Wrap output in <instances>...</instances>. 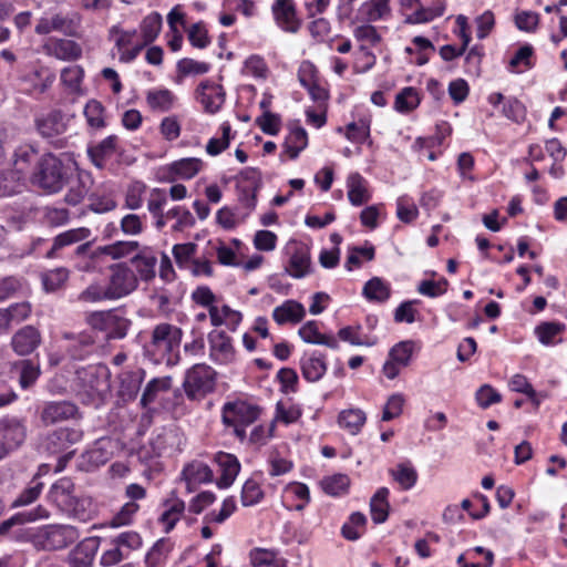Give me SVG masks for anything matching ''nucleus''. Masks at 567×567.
I'll return each instance as SVG.
<instances>
[{
	"instance_id": "1",
	"label": "nucleus",
	"mask_w": 567,
	"mask_h": 567,
	"mask_svg": "<svg viewBox=\"0 0 567 567\" xmlns=\"http://www.w3.org/2000/svg\"><path fill=\"white\" fill-rule=\"evenodd\" d=\"M71 173V166L65 165L55 155L48 153L37 161L34 172L31 175V183L47 193L54 194L65 186Z\"/></svg>"
},
{
	"instance_id": "2",
	"label": "nucleus",
	"mask_w": 567,
	"mask_h": 567,
	"mask_svg": "<svg viewBox=\"0 0 567 567\" xmlns=\"http://www.w3.org/2000/svg\"><path fill=\"white\" fill-rule=\"evenodd\" d=\"M74 491L75 486L72 480L62 477L51 486L48 497L61 512L85 520L91 502L87 498L78 497Z\"/></svg>"
},
{
	"instance_id": "3",
	"label": "nucleus",
	"mask_w": 567,
	"mask_h": 567,
	"mask_svg": "<svg viewBox=\"0 0 567 567\" xmlns=\"http://www.w3.org/2000/svg\"><path fill=\"white\" fill-rule=\"evenodd\" d=\"M259 414L258 405L238 400L224 404L221 419L226 426L234 429V434L243 442L246 439V427L252 424Z\"/></svg>"
},
{
	"instance_id": "4",
	"label": "nucleus",
	"mask_w": 567,
	"mask_h": 567,
	"mask_svg": "<svg viewBox=\"0 0 567 567\" xmlns=\"http://www.w3.org/2000/svg\"><path fill=\"white\" fill-rule=\"evenodd\" d=\"M80 537L76 527L71 525H47L32 535V544L42 550L63 549Z\"/></svg>"
},
{
	"instance_id": "5",
	"label": "nucleus",
	"mask_w": 567,
	"mask_h": 567,
	"mask_svg": "<svg viewBox=\"0 0 567 567\" xmlns=\"http://www.w3.org/2000/svg\"><path fill=\"white\" fill-rule=\"evenodd\" d=\"M216 372L206 364H195L185 375L183 388L189 400H200L215 389Z\"/></svg>"
},
{
	"instance_id": "6",
	"label": "nucleus",
	"mask_w": 567,
	"mask_h": 567,
	"mask_svg": "<svg viewBox=\"0 0 567 567\" xmlns=\"http://www.w3.org/2000/svg\"><path fill=\"white\" fill-rule=\"evenodd\" d=\"M110 270L111 275L106 286L110 300L123 298L137 288V277L126 264L112 265Z\"/></svg>"
},
{
	"instance_id": "7",
	"label": "nucleus",
	"mask_w": 567,
	"mask_h": 567,
	"mask_svg": "<svg viewBox=\"0 0 567 567\" xmlns=\"http://www.w3.org/2000/svg\"><path fill=\"white\" fill-rule=\"evenodd\" d=\"M81 16L75 11L58 12L51 18H41L35 25L38 34H49L58 31L68 37H75L81 25Z\"/></svg>"
},
{
	"instance_id": "8",
	"label": "nucleus",
	"mask_w": 567,
	"mask_h": 567,
	"mask_svg": "<svg viewBox=\"0 0 567 567\" xmlns=\"http://www.w3.org/2000/svg\"><path fill=\"white\" fill-rule=\"evenodd\" d=\"M183 331L181 328L171 323H159L155 326L152 331L151 347L154 351L171 355L178 349L182 342ZM166 362L168 364L175 363L172 357H168Z\"/></svg>"
},
{
	"instance_id": "9",
	"label": "nucleus",
	"mask_w": 567,
	"mask_h": 567,
	"mask_svg": "<svg viewBox=\"0 0 567 567\" xmlns=\"http://www.w3.org/2000/svg\"><path fill=\"white\" fill-rule=\"evenodd\" d=\"M63 117L61 111H52L47 116L37 120L38 132L55 148L66 146V138L62 136L66 130Z\"/></svg>"
},
{
	"instance_id": "10",
	"label": "nucleus",
	"mask_w": 567,
	"mask_h": 567,
	"mask_svg": "<svg viewBox=\"0 0 567 567\" xmlns=\"http://www.w3.org/2000/svg\"><path fill=\"white\" fill-rule=\"evenodd\" d=\"M83 432L78 427H61L53 431L47 437V450L50 453H64L66 457H72L74 450H70L73 445L82 440Z\"/></svg>"
},
{
	"instance_id": "11",
	"label": "nucleus",
	"mask_w": 567,
	"mask_h": 567,
	"mask_svg": "<svg viewBox=\"0 0 567 567\" xmlns=\"http://www.w3.org/2000/svg\"><path fill=\"white\" fill-rule=\"evenodd\" d=\"M62 338L69 341L66 352L73 360H84L95 350L96 338L93 331L63 332Z\"/></svg>"
},
{
	"instance_id": "12",
	"label": "nucleus",
	"mask_w": 567,
	"mask_h": 567,
	"mask_svg": "<svg viewBox=\"0 0 567 567\" xmlns=\"http://www.w3.org/2000/svg\"><path fill=\"white\" fill-rule=\"evenodd\" d=\"M25 440L24 425L14 417H3L0 420V444L7 453L18 449Z\"/></svg>"
},
{
	"instance_id": "13",
	"label": "nucleus",
	"mask_w": 567,
	"mask_h": 567,
	"mask_svg": "<svg viewBox=\"0 0 567 567\" xmlns=\"http://www.w3.org/2000/svg\"><path fill=\"white\" fill-rule=\"evenodd\" d=\"M25 440L24 425L14 417H3L0 420V444L7 453L18 449Z\"/></svg>"
},
{
	"instance_id": "14",
	"label": "nucleus",
	"mask_w": 567,
	"mask_h": 567,
	"mask_svg": "<svg viewBox=\"0 0 567 567\" xmlns=\"http://www.w3.org/2000/svg\"><path fill=\"white\" fill-rule=\"evenodd\" d=\"M210 354L215 361L227 364L235 360V349L231 338L221 330H214L208 334Z\"/></svg>"
},
{
	"instance_id": "15",
	"label": "nucleus",
	"mask_w": 567,
	"mask_h": 567,
	"mask_svg": "<svg viewBox=\"0 0 567 567\" xmlns=\"http://www.w3.org/2000/svg\"><path fill=\"white\" fill-rule=\"evenodd\" d=\"M196 94L205 111L210 114L217 113L225 102L223 86L208 81H204L198 85Z\"/></svg>"
},
{
	"instance_id": "16",
	"label": "nucleus",
	"mask_w": 567,
	"mask_h": 567,
	"mask_svg": "<svg viewBox=\"0 0 567 567\" xmlns=\"http://www.w3.org/2000/svg\"><path fill=\"white\" fill-rule=\"evenodd\" d=\"M65 186H69V190L64 197L65 203L71 206H76L85 198L91 189L92 178L90 174L76 173L75 169L72 168L71 176Z\"/></svg>"
},
{
	"instance_id": "17",
	"label": "nucleus",
	"mask_w": 567,
	"mask_h": 567,
	"mask_svg": "<svg viewBox=\"0 0 567 567\" xmlns=\"http://www.w3.org/2000/svg\"><path fill=\"white\" fill-rule=\"evenodd\" d=\"M271 9L277 24L282 30L291 33L299 30L300 21L297 19L292 0H276Z\"/></svg>"
},
{
	"instance_id": "18",
	"label": "nucleus",
	"mask_w": 567,
	"mask_h": 567,
	"mask_svg": "<svg viewBox=\"0 0 567 567\" xmlns=\"http://www.w3.org/2000/svg\"><path fill=\"white\" fill-rule=\"evenodd\" d=\"M41 343V334L33 326H25L19 329L12 337L11 346L19 355L32 353Z\"/></svg>"
},
{
	"instance_id": "19",
	"label": "nucleus",
	"mask_w": 567,
	"mask_h": 567,
	"mask_svg": "<svg viewBox=\"0 0 567 567\" xmlns=\"http://www.w3.org/2000/svg\"><path fill=\"white\" fill-rule=\"evenodd\" d=\"M78 408L70 401H53L48 402L41 412V420L45 424H54L56 422L65 421L75 417Z\"/></svg>"
},
{
	"instance_id": "20",
	"label": "nucleus",
	"mask_w": 567,
	"mask_h": 567,
	"mask_svg": "<svg viewBox=\"0 0 567 567\" xmlns=\"http://www.w3.org/2000/svg\"><path fill=\"white\" fill-rule=\"evenodd\" d=\"M215 462L220 471V477L217 480V486L219 488L229 487L240 471V464L237 457L233 454L219 452L215 455Z\"/></svg>"
},
{
	"instance_id": "21",
	"label": "nucleus",
	"mask_w": 567,
	"mask_h": 567,
	"mask_svg": "<svg viewBox=\"0 0 567 567\" xmlns=\"http://www.w3.org/2000/svg\"><path fill=\"white\" fill-rule=\"evenodd\" d=\"M99 545V537H87L80 542L70 555L72 567H91Z\"/></svg>"
},
{
	"instance_id": "22",
	"label": "nucleus",
	"mask_w": 567,
	"mask_h": 567,
	"mask_svg": "<svg viewBox=\"0 0 567 567\" xmlns=\"http://www.w3.org/2000/svg\"><path fill=\"white\" fill-rule=\"evenodd\" d=\"M91 236V230L85 227L74 228L66 230L60 235H58L53 239L52 247L45 254L47 258H54L58 256V251L66 246L78 244L89 239Z\"/></svg>"
},
{
	"instance_id": "23",
	"label": "nucleus",
	"mask_w": 567,
	"mask_h": 567,
	"mask_svg": "<svg viewBox=\"0 0 567 567\" xmlns=\"http://www.w3.org/2000/svg\"><path fill=\"white\" fill-rule=\"evenodd\" d=\"M306 315L303 306L295 300H287L281 306L275 308L272 318L278 324L287 322L298 323Z\"/></svg>"
},
{
	"instance_id": "24",
	"label": "nucleus",
	"mask_w": 567,
	"mask_h": 567,
	"mask_svg": "<svg viewBox=\"0 0 567 567\" xmlns=\"http://www.w3.org/2000/svg\"><path fill=\"white\" fill-rule=\"evenodd\" d=\"M48 517H49L48 509L41 505H39L37 508H34L32 511L18 513V514L13 515L12 517H10L9 519L3 520L0 524V535L1 536L8 535L14 526H19L27 522H34L37 519L48 518Z\"/></svg>"
},
{
	"instance_id": "25",
	"label": "nucleus",
	"mask_w": 567,
	"mask_h": 567,
	"mask_svg": "<svg viewBox=\"0 0 567 567\" xmlns=\"http://www.w3.org/2000/svg\"><path fill=\"white\" fill-rule=\"evenodd\" d=\"M49 54L60 60H78L82 55V49L75 41L68 39H59L52 41L47 47Z\"/></svg>"
},
{
	"instance_id": "26",
	"label": "nucleus",
	"mask_w": 567,
	"mask_h": 567,
	"mask_svg": "<svg viewBox=\"0 0 567 567\" xmlns=\"http://www.w3.org/2000/svg\"><path fill=\"white\" fill-rule=\"evenodd\" d=\"M117 136L110 135L99 144L94 146H90L87 148V155L91 158L92 163L99 167H104V162L106 158H110L116 151Z\"/></svg>"
},
{
	"instance_id": "27",
	"label": "nucleus",
	"mask_w": 567,
	"mask_h": 567,
	"mask_svg": "<svg viewBox=\"0 0 567 567\" xmlns=\"http://www.w3.org/2000/svg\"><path fill=\"white\" fill-rule=\"evenodd\" d=\"M310 255L303 247L295 249L289 259V265L286 267V272L293 278H302L310 272Z\"/></svg>"
},
{
	"instance_id": "28",
	"label": "nucleus",
	"mask_w": 567,
	"mask_h": 567,
	"mask_svg": "<svg viewBox=\"0 0 567 567\" xmlns=\"http://www.w3.org/2000/svg\"><path fill=\"white\" fill-rule=\"evenodd\" d=\"M299 336L307 343L322 344L337 349L339 343L333 336L322 334L318 330L316 321H308L299 329Z\"/></svg>"
},
{
	"instance_id": "29",
	"label": "nucleus",
	"mask_w": 567,
	"mask_h": 567,
	"mask_svg": "<svg viewBox=\"0 0 567 567\" xmlns=\"http://www.w3.org/2000/svg\"><path fill=\"white\" fill-rule=\"evenodd\" d=\"M302 377L309 382L319 381L327 371L324 355L303 357L300 362Z\"/></svg>"
},
{
	"instance_id": "30",
	"label": "nucleus",
	"mask_w": 567,
	"mask_h": 567,
	"mask_svg": "<svg viewBox=\"0 0 567 567\" xmlns=\"http://www.w3.org/2000/svg\"><path fill=\"white\" fill-rule=\"evenodd\" d=\"M388 496L389 489L380 487L370 501V512L375 524H382L388 519L390 509Z\"/></svg>"
},
{
	"instance_id": "31",
	"label": "nucleus",
	"mask_w": 567,
	"mask_h": 567,
	"mask_svg": "<svg viewBox=\"0 0 567 567\" xmlns=\"http://www.w3.org/2000/svg\"><path fill=\"white\" fill-rule=\"evenodd\" d=\"M131 262L134 265L142 280L150 281L155 277L157 258L146 248L143 249L140 254L135 255L131 259Z\"/></svg>"
},
{
	"instance_id": "32",
	"label": "nucleus",
	"mask_w": 567,
	"mask_h": 567,
	"mask_svg": "<svg viewBox=\"0 0 567 567\" xmlns=\"http://www.w3.org/2000/svg\"><path fill=\"white\" fill-rule=\"evenodd\" d=\"M348 198L354 206H361L370 198L365 186V179L359 173H352L348 177Z\"/></svg>"
},
{
	"instance_id": "33",
	"label": "nucleus",
	"mask_w": 567,
	"mask_h": 567,
	"mask_svg": "<svg viewBox=\"0 0 567 567\" xmlns=\"http://www.w3.org/2000/svg\"><path fill=\"white\" fill-rule=\"evenodd\" d=\"M362 295L370 301L384 302L391 296V288L382 278L373 277L365 282Z\"/></svg>"
},
{
	"instance_id": "34",
	"label": "nucleus",
	"mask_w": 567,
	"mask_h": 567,
	"mask_svg": "<svg viewBox=\"0 0 567 567\" xmlns=\"http://www.w3.org/2000/svg\"><path fill=\"white\" fill-rule=\"evenodd\" d=\"M365 413L360 409L343 410L339 413L338 423L341 427L355 435L365 423Z\"/></svg>"
},
{
	"instance_id": "35",
	"label": "nucleus",
	"mask_w": 567,
	"mask_h": 567,
	"mask_svg": "<svg viewBox=\"0 0 567 567\" xmlns=\"http://www.w3.org/2000/svg\"><path fill=\"white\" fill-rule=\"evenodd\" d=\"M22 175L14 169L0 171V196H12L21 193L24 184Z\"/></svg>"
},
{
	"instance_id": "36",
	"label": "nucleus",
	"mask_w": 567,
	"mask_h": 567,
	"mask_svg": "<svg viewBox=\"0 0 567 567\" xmlns=\"http://www.w3.org/2000/svg\"><path fill=\"white\" fill-rule=\"evenodd\" d=\"M389 474L403 489L412 488L417 481V472L410 462L399 463Z\"/></svg>"
},
{
	"instance_id": "37",
	"label": "nucleus",
	"mask_w": 567,
	"mask_h": 567,
	"mask_svg": "<svg viewBox=\"0 0 567 567\" xmlns=\"http://www.w3.org/2000/svg\"><path fill=\"white\" fill-rule=\"evenodd\" d=\"M308 136L305 128L301 126H293L290 130V134L287 136L284 144L285 152L290 158L298 157L299 153L307 146Z\"/></svg>"
},
{
	"instance_id": "38",
	"label": "nucleus",
	"mask_w": 567,
	"mask_h": 567,
	"mask_svg": "<svg viewBox=\"0 0 567 567\" xmlns=\"http://www.w3.org/2000/svg\"><path fill=\"white\" fill-rule=\"evenodd\" d=\"M183 476L190 491L192 483H208L213 481V471L208 465L196 462L187 465L183 471Z\"/></svg>"
},
{
	"instance_id": "39",
	"label": "nucleus",
	"mask_w": 567,
	"mask_h": 567,
	"mask_svg": "<svg viewBox=\"0 0 567 567\" xmlns=\"http://www.w3.org/2000/svg\"><path fill=\"white\" fill-rule=\"evenodd\" d=\"M172 386V378H155L151 380L142 394L141 404L143 408H147L153 403L159 392L168 391Z\"/></svg>"
},
{
	"instance_id": "40",
	"label": "nucleus",
	"mask_w": 567,
	"mask_h": 567,
	"mask_svg": "<svg viewBox=\"0 0 567 567\" xmlns=\"http://www.w3.org/2000/svg\"><path fill=\"white\" fill-rule=\"evenodd\" d=\"M203 162L199 158H182L171 164L169 171L181 178H192L202 168Z\"/></svg>"
},
{
	"instance_id": "41",
	"label": "nucleus",
	"mask_w": 567,
	"mask_h": 567,
	"mask_svg": "<svg viewBox=\"0 0 567 567\" xmlns=\"http://www.w3.org/2000/svg\"><path fill=\"white\" fill-rule=\"evenodd\" d=\"M162 28V17L153 12L145 17L141 23V34L145 44L152 43L158 35Z\"/></svg>"
},
{
	"instance_id": "42",
	"label": "nucleus",
	"mask_w": 567,
	"mask_h": 567,
	"mask_svg": "<svg viewBox=\"0 0 567 567\" xmlns=\"http://www.w3.org/2000/svg\"><path fill=\"white\" fill-rule=\"evenodd\" d=\"M565 329L566 326L561 322H542L535 328V333L543 344L549 346L555 343V337L563 333Z\"/></svg>"
},
{
	"instance_id": "43",
	"label": "nucleus",
	"mask_w": 567,
	"mask_h": 567,
	"mask_svg": "<svg viewBox=\"0 0 567 567\" xmlns=\"http://www.w3.org/2000/svg\"><path fill=\"white\" fill-rule=\"evenodd\" d=\"M38 153L32 147H20L16 152V159L13 162V169L25 178V175L32 163H37Z\"/></svg>"
},
{
	"instance_id": "44",
	"label": "nucleus",
	"mask_w": 567,
	"mask_h": 567,
	"mask_svg": "<svg viewBox=\"0 0 567 567\" xmlns=\"http://www.w3.org/2000/svg\"><path fill=\"white\" fill-rule=\"evenodd\" d=\"M390 0H370L364 2L359 9V13L367 21H377L389 11Z\"/></svg>"
},
{
	"instance_id": "45",
	"label": "nucleus",
	"mask_w": 567,
	"mask_h": 567,
	"mask_svg": "<svg viewBox=\"0 0 567 567\" xmlns=\"http://www.w3.org/2000/svg\"><path fill=\"white\" fill-rule=\"evenodd\" d=\"M350 485V478L344 474H334L321 481L322 489L332 496L344 493Z\"/></svg>"
},
{
	"instance_id": "46",
	"label": "nucleus",
	"mask_w": 567,
	"mask_h": 567,
	"mask_svg": "<svg viewBox=\"0 0 567 567\" xmlns=\"http://www.w3.org/2000/svg\"><path fill=\"white\" fill-rule=\"evenodd\" d=\"M137 241L118 240L112 245L100 247V252L111 256L113 259L125 257L138 248Z\"/></svg>"
},
{
	"instance_id": "47",
	"label": "nucleus",
	"mask_w": 567,
	"mask_h": 567,
	"mask_svg": "<svg viewBox=\"0 0 567 567\" xmlns=\"http://www.w3.org/2000/svg\"><path fill=\"white\" fill-rule=\"evenodd\" d=\"M420 103V97L414 87H404L395 97V110L399 112H410Z\"/></svg>"
},
{
	"instance_id": "48",
	"label": "nucleus",
	"mask_w": 567,
	"mask_h": 567,
	"mask_svg": "<svg viewBox=\"0 0 567 567\" xmlns=\"http://www.w3.org/2000/svg\"><path fill=\"white\" fill-rule=\"evenodd\" d=\"M69 278V270L66 268H56L45 272L42 276V284L48 292H53L60 289Z\"/></svg>"
},
{
	"instance_id": "49",
	"label": "nucleus",
	"mask_w": 567,
	"mask_h": 567,
	"mask_svg": "<svg viewBox=\"0 0 567 567\" xmlns=\"http://www.w3.org/2000/svg\"><path fill=\"white\" fill-rule=\"evenodd\" d=\"M146 100L151 109L165 112L172 107L174 95L168 90L150 91Z\"/></svg>"
},
{
	"instance_id": "50",
	"label": "nucleus",
	"mask_w": 567,
	"mask_h": 567,
	"mask_svg": "<svg viewBox=\"0 0 567 567\" xmlns=\"http://www.w3.org/2000/svg\"><path fill=\"white\" fill-rule=\"evenodd\" d=\"M131 320L121 317L113 311L107 324V339H122L127 334Z\"/></svg>"
},
{
	"instance_id": "51",
	"label": "nucleus",
	"mask_w": 567,
	"mask_h": 567,
	"mask_svg": "<svg viewBox=\"0 0 567 567\" xmlns=\"http://www.w3.org/2000/svg\"><path fill=\"white\" fill-rule=\"evenodd\" d=\"M43 488V484L34 477L13 502V506H27L38 499Z\"/></svg>"
},
{
	"instance_id": "52",
	"label": "nucleus",
	"mask_w": 567,
	"mask_h": 567,
	"mask_svg": "<svg viewBox=\"0 0 567 567\" xmlns=\"http://www.w3.org/2000/svg\"><path fill=\"white\" fill-rule=\"evenodd\" d=\"M103 112L104 107L101 102L91 100L86 103L84 114L91 127L102 128L105 126Z\"/></svg>"
},
{
	"instance_id": "53",
	"label": "nucleus",
	"mask_w": 567,
	"mask_h": 567,
	"mask_svg": "<svg viewBox=\"0 0 567 567\" xmlns=\"http://www.w3.org/2000/svg\"><path fill=\"white\" fill-rule=\"evenodd\" d=\"M361 330V327H344L338 331V337L342 341L350 342L353 346H374L377 340L375 339H369V338H362L359 333Z\"/></svg>"
},
{
	"instance_id": "54",
	"label": "nucleus",
	"mask_w": 567,
	"mask_h": 567,
	"mask_svg": "<svg viewBox=\"0 0 567 567\" xmlns=\"http://www.w3.org/2000/svg\"><path fill=\"white\" fill-rule=\"evenodd\" d=\"M264 497L259 484L254 480H247L241 489V504L251 506L257 504Z\"/></svg>"
},
{
	"instance_id": "55",
	"label": "nucleus",
	"mask_w": 567,
	"mask_h": 567,
	"mask_svg": "<svg viewBox=\"0 0 567 567\" xmlns=\"http://www.w3.org/2000/svg\"><path fill=\"white\" fill-rule=\"evenodd\" d=\"M370 135V125L365 120L351 122L347 125L346 136L348 140L355 143H363Z\"/></svg>"
},
{
	"instance_id": "56",
	"label": "nucleus",
	"mask_w": 567,
	"mask_h": 567,
	"mask_svg": "<svg viewBox=\"0 0 567 567\" xmlns=\"http://www.w3.org/2000/svg\"><path fill=\"white\" fill-rule=\"evenodd\" d=\"M169 551L167 540L162 538L157 540L146 554L145 564L147 567H157Z\"/></svg>"
},
{
	"instance_id": "57",
	"label": "nucleus",
	"mask_w": 567,
	"mask_h": 567,
	"mask_svg": "<svg viewBox=\"0 0 567 567\" xmlns=\"http://www.w3.org/2000/svg\"><path fill=\"white\" fill-rule=\"evenodd\" d=\"M413 351L412 341H401L391 348L389 358L393 361L399 362L401 367H406L410 363Z\"/></svg>"
},
{
	"instance_id": "58",
	"label": "nucleus",
	"mask_w": 567,
	"mask_h": 567,
	"mask_svg": "<svg viewBox=\"0 0 567 567\" xmlns=\"http://www.w3.org/2000/svg\"><path fill=\"white\" fill-rule=\"evenodd\" d=\"M185 509V503L176 499L161 516L159 520L166 524L165 530L171 532Z\"/></svg>"
},
{
	"instance_id": "59",
	"label": "nucleus",
	"mask_w": 567,
	"mask_h": 567,
	"mask_svg": "<svg viewBox=\"0 0 567 567\" xmlns=\"http://www.w3.org/2000/svg\"><path fill=\"white\" fill-rule=\"evenodd\" d=\"M449 281L445 278H441L437 281L423 280L417 287V291L421 295L435 298L444 295L447 291Z\"/></svg>"
},
{
	"instance_id": "60",
	"label": "nucleus",
	"mask_w": 567,
	"mask_h": 567,
	"mask_svg": "<svg viewBox=\"0 0 567 567\" xmlns=\"http://www.w3.org/2000/svg\"><path fill=\"white\" fill-rule=\"evenodd\" d=\"M280 116L278 114L271 113L270 111H266L261 116L257 117L256 124L261 128V131L269 135L278 134L280 130Z\"/></svg>"
},
{
	"instance_id": "61",
	"label": "nucleus",
	"mask_w": 567,
	"mask_h": 567,
	"mask_svg": "<svg viewBox=\"0 0 567 567\" xmlns=\"http://www.w3.org/2000/svg\"><path fill=\"white\" fill-rule=\"evenodd\" d=\"M40 369L31 360L21 361L19 383L23 389L30 388L38 379Z\"/></svg>"
},
{
	"instance_id": "62",
	"label": "nucleus",
	"mask_w": 567,
	"mask_h": 567,
	"mask_svg": "<svg viewBox=\"0 0 567 567\" xmlns=\"http://www.w3.org/2000/svg\"><path fill=\"white\" fill-rule=\"evenodd\" d=\"M509 386L515 392L526 394L534 402V404H539V401L536 398V391L525 375L515 374L509 381Z\"/></svg>"
},
{
	"instance_id": "63",
	"label": "nucleus",
	"mask_w": 567,
	"mask_h": 567,
	"mask_svg": "<svg viewBox=\"0 0 567 567\" xmlns=\"http://www.w3.org/2000/svg\"><path fill=\"white\" fill-rule=\"evenodd\" d=\"M109 291L106 287L101 286L97 282L91 284L79 295V300L84 302H96L102 300H110Z\"/></svg>"
},
{
	"instance_id": "64",
	"label": "nucleus",
	"mask_w": 567,
	"mask_h": 567,
	"mask_svg": "<svg viewBox=\"0 0 567 567\" xmlns=\"http://www.w3.org/2000/svg\"><path fill=\"white\" fill-rule=\"evenodd\" d=\"M208 63L197 62L193 59H182L177 63V71L181 78L188 74H204L208 72Z\"/></svg>"
}]
</instances>
